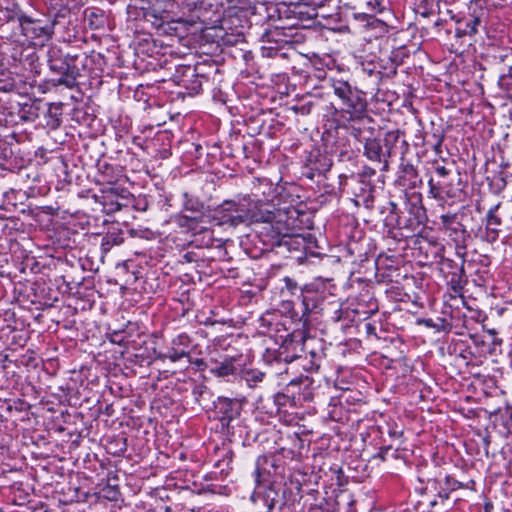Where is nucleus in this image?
Listing matches in <instances>:
<instances>
[{"instance_id": "f257e3e1", "label": "nucleus", "mask_w": 512, "mask_h": 512, "mask_svg": "<svg viewBox=\"0 0 512 512\" xmlns=\"http://www.w3.org/2000/svg\"><path fill=\"white\" fill-rule=\"evenodd\" d=\"M282 281L284 286L281 293L287 292L295 297L294 300L284 301L282 307L299 328L306 330L324 309L330 289L325 282H312L301 286L289 276H285Z\"/></svg>"}, {"instance_id": "f03ea898", "label": "nucleus", "mask_w": 512, "mask_h": 512, "mask_svg": "<svg viewBox=\"0 0 512 512\" xmlns=\"http://www.w3.org/2000/svg\"><path fill=\"white\" fill-rule=\"evenodd\" d=\"M284 198H290L289 204L279 207H276L272 202H265L262 200L253 201L247 198L245 211L247 219L245 225L249 226L254 223H267L270 224V227L265 228V232L270 233H272V229L275 231L283 223H286V226H292L294 221L293 219L295 217H300L305 213L296 206L298 199H295L293 195L285 189L279 193V200Z\"/></svg>"}, {"instance_id": "7ed1b4c3", "label": "nucleus", "mask_w": 512, "mask_h": 512, "mask_svg": "<svg viewBox=\"0 0 512 512\" xmlns=\"http://www.w3.org/2000/svg\"><path fill=\"white\" fill-rule=\"evenodd\" d=\"M85 51L69 43L51 45L47 51L49 70L58 76L55 85L73 88L83 73Z\"/></svg>"}, {"instance_id": "20e7f679", "label": "nucleus", "mask_w": 512, "mask_h": 512, "mask_svg": "<svg viewBox=\"0 0 512 512\" xmlns=\"http://www.w3.org/2000/svg\"><path fill=\"white\" fill-rule=\"evenodd\" d=\"M328 82L339 104V108H335V111L341 118L357 120L366 116L368 112L366 92L347 80L330 77Z\"/></svg>"}, {"instance_id": "39448f33", "label": "nucleus", "mask_w": 512, "mask_h": 512, "mask_svg": "<svg viewBox=\"0 0 512 512\" xmlns=\"http://www.w3.org/2000/svg\"><path fill=\"white\" fill-rule=\"evenodd\" d=\"M172 222L182 233L191 235V244L197 248H211L217 242L220 247V240L216 239L211 229V215L204 211L196 214L193 212L180 211L172 217Z\"/></svg>"}, {"instance_id": "423d86ee", "label": "nucleus", "mask_w": 512, "mask_h": 512, "mask_svg": "<svg viewBox=\"0 0 512 512\" xmlns=\"http://www.w3.org/2000/svg\"><path fill=\"white\" fill-rule=\"evenodd\" d=\"M293 220L292 226H286V223H283L275 231L272 229V233L261 232L259 238L264 245L262 250L273 251L283 257H288V254L292 252H300L303 241L294 234V230L300 226L301 221L299 217H295Z\"/></svg>"}, {"instance_id": "0eeeda50", "label": "nucleus", "mask_w": 512, "mask_h": 512, "mask_svg": "<svg viewBox=\"0 0 512 512\" xmlns=\"http://www.w3.org/2000/svg\"><path fill=\"white\" fill-rule=\"evenodd\" d=\"M247 197L224 200L211 214V223L217 226L238 227L246 223Z\"/></svg>"}, {"instance_id": "6e6552de", "label": "nucleus", "mask_w": 512, "mask_h": 512, "mask_svg": "<svg viewBox=\"0 0 512 512\" xmlns=\"http://www.w3.org/2000/svg\"><path fill=\"white\" fill-rule=\"evenodd\" d=\"M309 332H298L294 336L278 342L277 348H267L264 353V359L268 363L284 362L292 365L300 353L305 352V335Z\"/></svg>"}, {"instance_id": "1a4fd4ad", "label": "nucleus", "mask_w": 512, "mask_h": 512, "mask_svg": "<svg viewBox=\"0 0 512 512\" xmlns=\"http://www.w3.org/2000/svg\"><path fill=\"white\" fill-rule=\"evenodd\" d=\"M339 190L351 194L357 206L373 207L375 186L371 181L362 180L361 176L340 174Z\"/></svg>"}, {"instance_id": "9d476101", "label": "nucleus", "mask_w": 512, "mask_h": 512, "mask_svg": "<svg viewBox=\"0 0 512 512\" xmlns=\"http://www.w3.org/2000/svg\"><path fill=\"white\" fill-rule=\"evenodd\" d=\"M22 37L33 46L43 47L48 43L53 35V23H50L46 17H34L32 15L22 16L21 19Z\"/></svg>"}, {"instance_id": "9b49d317", "label": "nucleus", "mask_w": 512, "mask_h": 512, "mask_svg": "<svg viewBox=\"0 0 512 512\" xmlns=\"http://www.w3.org/2000/svg\"><path fill=\"white\" fill-rule=\"evenodd\" d=\"M259 327L262 329V333L267 334L270 338L275 340V344L294 336L296 333L309 332L311 326L306 330H302L293 322L290 317L283 319L275 313H266L259 318Z\"/></svg>"}, {"instance_id": "f8f14e48", "label": "nucleus", "mask_w": 512, "mask_h": 512, "mask_svg": "<svg viewBox=\"0 0 512 512\" xmlns=\"http://www.w3.org/2000/svg\"><path fill=\"white\" fill-rule=\"evenodd\" d=\"M460 258V263L445 256L439 261L440 272L455 297H463L464 287L468 283V277L464 268L465 257Z\"/></svg>"}, {"instance_id": "ddd939ff", "label": "nucleus", "mask_w": 512, "mask_h": 512, "mask_svg": "<svg viewBox=\"0 0 512 512\" xmlns=\"http://www.w3.org/2000/svg\"><path fill=\"white\" fill-rule=\"evenodd\" d=\"M285 462L275 454L261 455L256 459L255 470L252 475L256 484V489H260L267 483L273 482L272 478L281 476L284 473Z\"/></svg>"}, {"instance_id": "4468645a", "label": "nucleus", "mask_w": 512, "mask_h": 512, "mask_svg": "<svg viewBox=\"0 0 512 512\" xmlns=\"http://www.w3.org/2000/svg\"><path fill=\"white\" fill-rule=\"evenodd\" d=\"M447 179H435L431 176L428 179V197L438 201H444L445 199H460L464 195L462 180L458 174L456 178Z\"/></svg>"}, {"instance_id": "2eb2a0df", "label": "nucleus", "mask_w": 512, "mask_h": 512, "mask_svg": "<svg viewBox=\"0 0 512 512\" xmlns=\"http://www.w3.org/2000/svg\"><path fill=\"white\" fill-rule=\"evenodd\" d=\"M243 410V400L219 396L213 402V417L220 421L222 427L229 428L232 421L238 419Z\"/></svg>"}, {"instance_id": "dca6fc26", "label": "nucleus", "mask_w": 512, "mask_h": 512, "mask_svg": "<svg viewBox=\"0 0 512 512\" xmlns=\"http://www.w3.org/2000/svg\"><path fill=\"white\" fill-rule=\"evenodd\" d=\"M404 206L405 211L409 214V218L404 220V228L416 230L426 223L428 217L420 192H406Z\"/></svg>"}, {"instance_id": "f3484780", "label": "nucleus", "mask_w": 512, "mask_h": 512, "mask_svg": "<svg viewBox=\"0 0 512 512\" xmlns=\"http://www.w3.org/2000/svg\"><path fill=\"white\" fill-rule=\"evenodd\" d=\"M413 249L427 262H439L444 257L445 246L435 237L418 234L413 241Z\"/></svg>"}, {"instance_id": "a211bd4d", "label": "nucleus", "mask_w": 512, "mask_h": 512, "mask_svg": "<svg viewBox=\"0 0 512 512\" xmlns=\"http://www.w3.org/2000/svg\"><path fill=\"white\" fill-rule=\"evenodd\" d=\"M382 146L387 160L395 156H400V159L404 158L410 148L404 133L399 129L387 131L384 135Z\"/></svg>"}, {"instance_id": "6ab92c4d", "label": "nucleus", "mask_w": 512, "mask_h": 512, "mask_svg": "<svg viewBox=\"0 0 512 512\" xmlns=\"http://www.w3.org/2000/svg\"><path fill=\"white\" fill-rule=\"evenodd\" d=\"M286 386L292 388L295 401L299 406L312 401L317 389L315 380L307 375H300L291 379Z\"/></svg>"}, {"instance_id": "aec40b11", "label": "nucleus", "mask_w": 512, "mask_h": 512, "mask_svg": "<svg viewBox=\"0 0 512 512\" xmlns=\"http://www.w3.org/2000/svg\"><path fill=\"white\" fill-rule=\"evenodd\" d=\"M175 83L186 90L189 96L198 95L205 85L192 71V66H180L174 75Z\"/></svg>"}, {"instance_id": "412c9836", "label": "nucleus", "mask_w": 512, "mask_h": 512, "mask_svg": "<svg viewBox=\"0 0 512 512\" xmlns=\"http://www.w3.org/2000/svg\"><path fill=\"white\" fill-rule=\"evenodd\" d=\"M400 160L395 184L405 190L420 187L423 181L417 168L409 161H406L405 157Z\"/></svg>"}, {"instance_id": "4be33fe9", "label": "nucleus", "mask_w": 512, "mask_h": 512, "mask_svg": "<svg viewBox=\"0 0 512 512\" xmlns=\"http://www.w3.org/2000/svg\"><path fill=\"white\" fill-rule=\"evenodd\" d=\"M334 297L330 292V296L326 299L324 304V309L319 313L321 314L324 311H327L330 314V320L339 324L341 329H346L350 326V323L353 322L354 311L349 308H343L342 303L339 300H329Z\"/></svg>"}, {"instance_id": "5701e85b", "label": "nucleus", "mask_w": 512, "mask_h": 512, "mask_svg": "<svg viewBox=\"0 0 512 512\" xmlns=\"http://www.w3.org/2000/svg\"><path fill=\"white\" fill-rule=\"evenodd\" d=\"M241 356L225 357L222 361L211 360L210 372L218 378L235 377L242 371Z\"/></svg>"}, {"instance_id": "b1692460", "label": "nucleus", "mask_w": 512, "mask_h": 512, "mask_svg": "<svg viewBox=\"0 0 512 512\" xmlns=\"http://www.w3.org/2000/svg\"><path fill=\"white\" fill-rule=\"evenodd\" d=\"M502 203L498 202L489 208L485 215L484 225L485 232L483 239L488 243H495L502 232L503 220L498 215V210L500 209Z\"/></svg>"}, {"instance_id": "393cba45", "label": "nucleus", "mask_w": 512, "mask_h": 512, "mask_svg": "<svg viewBox=\"0 0 512 512\" xmlns=\"http://www.w3.org/2000/svg\"><path fill=\"white\" fill-rule=\"evenodd\" d=\"M346 121L348 123L343 124L342 127L359 143H364L375 133V128L370 125L373 119L367 113L366 116L357 120Z\"/></svg>"}, {"instance_id": "a878e982", "label": "nucleus", "mask_w": 512, "mask_h": 512, "mask_svg": "<svg viewBox=\"0 0 512 512\" xmlns=\"http://www.w3.org/2000/svg\"><path fill=\"white\" fill-rule=\"evenodd\" d=\"M191 343L190 336L186 333H181L172 339L171 346L167 349V352L160 355L159 358H167L172 362H177L185 357L189 358Z\"/></svg>"}, {"instance_id": "bb28decb", "label": "nucleus", "mask_w": 512, "mask_h": 512, "mask_svg": "<svg viewBox=\"0 0 512 512\" xmlns=\"http://www.w3.org/2000/svg\"><path fill=\"white\" fill-rule=\"evenodd\" d=\"M363 155L370 161L382 163L383 171H387L389 168V161L387 160L382 141L376 138L374 135L366 139L363 143Z\"/></svg>"}, {"instance_id": "cd10ccee", "label": "nucleus", "mask_w": 512, "mask_h": 512, "mask_svg": "<svg viewBox=\"0 0 512 512\" xmlns=\"http://www.w3.org/2000/svg\"><path fill=\"white\" fill-rule=\"evenodd\" d=\"M444 233L454 243L456 255L458 257H465L467 253V240L470 238V234L464 224L459 222L456 226L448 227Z\"/></svg>"}, {"instance_id": "c85d7f7f", "label": "nucleus", "mask_w": 512, "mask_h": 512, "mask_svg": "<svg viewBox=\"0 0 512 512\" xmlns=\"http://www.w3.org/2000/svg\"><path fill=\"white\" fill-rule=\"evenodd\" d=\"M150 24L151 28L157 31L166 32L165 25L169 24V13L165 10H158L154 7L142 8L138 17Z\"/></svg>"}, {"instance_id": "c756f323", "label": "nucleus", "mask_w": 512, "mask_h": 512, "mask_svg": "<svg viewBox=\"0 0 512 512\" xmlns=\"http://www.w3.org/2000/svg\"><path fill=\"white\" fill-rule=\"evenodd\" d=\"M103 198L104 207L109 213L120 211L128 207L132 202L131 194L124 189H122L120 193L115 189H111Z\"/></svg>"}, {"instance_id": "7c9ffc66", "label": "nucleus", "mask_w": 512, "mask_h": 512, "mask_svg": "<svg viewBox=\"0 0 512 512\" xmlns=\"http://www.w3.org/2000/svg\"><path fill=\"white\" fill-rule=\"evenodd\" d=\"M98 181L106 184H115L123 176V168L106 160L97 162Z\"/></svg>"}, {"instance_id": "2f4dec72", "label": "nucleus", "mask_w": 512, "mask_h": 512, "mask_svg": "<svg viewBox=\"0 0 512 512\" xmlns=\"http://www.w3.org/2000/svg\"><path fill=\"white\" fill-rule=\"evenodd\" d=\"M332 167V160L322 154H317L314 158H309L308 164L306 165V172L303 174L313 180L316 175H324L326 172L330 171Z\"/></svg>"}, {"instance_id": "473e14b6", "label": "nucleus", "mask_w": 512, "mask_h": 512, "mask_svg": "<svg viewBox=\"0 0 512 512\" xmlns=\"http://www.w3.org/2000/svg\"><path fill=\"white\" fill-rule=\"evenodd\" d=\"M85 58L83 72L89 73L91 77H100L107 65L105 56L99 52L91 51L90 54L85 52Z\"/></svg>"}, {"instance_id": "72a5a7b5", "label": "nucleus", "mask_w": 512, "mask_h": 512, "mask_svg": "<svg viewBox=\"0 0 512 512\" xmlns=\"http://www.w3.org/2000/svg\"><path fill=\"white\" fill-rule=\"evenodd\" d=\"M192 71L205 85L214 84L219 74V68L212 60L197 62L192 66Z\"/></svg>"}, {"instance_id": "f704fd0d", "label": "nucleus", "mask_w": 512, "mask_h": 512, "mask_svg": "<svg viewBox=\"0 0 512 512\" xmlns=\"http://www.w3.org/2000/svg\"><path fill=\"white\" fill-rule=\"evenodd\" d=\"M334 62L333 59H328V62H324L322 59L317 58L311 62L310 66H307V69L304 71L305 75V84L316 86L312 83L313 78L319 81L327 79L326 68L330 69V64Z\"/></svg>"}, {"instance_id": "c9c22d12", "label": "nucleus", "mask_w": 512, "mask_h": 512, "mask_svg": "<svg viewBox=\"0 0 512 512\" xmlns=\"http://www.w3.org/2000/svg\"><path fill=\"white\" fill-rule=\"evenodd\" d=\"M481 22V17L475 12L458 19L456 21V37L473 36L477 34L478 27L480 26Z\"/></svg>"}, {"instance_id": "e433bc0d", "label": "nucleus", "mask_w": 512, "mask_h": 512, "mask_svg": "<svg viewBox=\"0 0 512 512\" xmlns=\"http://www.w3.org/2000/svg\"><path fill=\"white\" fill-rule=\"evenodd\" d=\"M304 353H307L308 357L312 361V365L316 367L317 371H319L320 367L327 358L326 347L324 343L315 339L306 340Z\"/></svg>"}, {"instance_id": "4c0bfd02", "label": "nucleus", "mask_w": 512, "mask_h": 512, "mask_svg": "<svg viewBox=\"0 0 512 512\" xmlns=\"http://www.w3.org/2000/svg\"><path fill=\"white\" fill-rule=\"evenodd\" d=\"M302 484L297 479H290L288 483H285L283 491H282V499L283 503L281 505V510L286 507L293 506L296 502H299L302 499Z\"/></svg>"}, {"instance_id": "58836bf2", "label": "nucleus", "mask_w": 512, "mask_h": 512, "mask_svg": "<svg viewBox=\"0 0 512 512\" xmlns=\"http://www.w3.org/2000/svg\"><path fill=\"white\" fill-rule=\"evenodd\" d=\"M84 20L93 30H104L108 25L106 12L98 7H88L84 11Z\"/></svg>"}, {"instance_id": "ea45409f", "label": "nucleus", "mask_w": 512, "mask_h": 512, "mask_svg": "<svg viewBox=\"0 0 512 512\" xmlns=\"http://www.w3.org/2000/svg\"><path fill=\"white\" fill-rule=\"evenodd\" d=\"M325 499L329 512H355L354 500L348 494L339 493Z\"/></svg>"}, {"instance_id": "a19ab883", "label": "nucleus", "mask_w": 512, "mask_h": 512, "mask_svg": "<svg viewBox=\"0 0 512 512\" xmlns=\"http://www.w3.org/2000/svg\"><path fill=\"white\" fill-rule=\"evenodd\" d=\"M70 13V7L64 0H51L49 16L46 18L53 23V30H55L57 25L70 16Z\"/></svg>"}, {"instance_id": "79ce46f5", "label": "nucleus", "mask_w": 512, "mask_h": 512, "mask_svg": "<svg viewBox=\"0 0 512 512\" xmlns=\"http://www.w3.org/2000/svg\"><path fill=\"white\" fill-rule=\"evenodd\" d=\"M125 240L123 230L111 227L101 238V257H104L114 246L121 245Z\"/></svg>"}, {"instance_id": "37998d69", "label": "nucleus", "mask_w": 512, "mask_h": 512, "mask_svg": "<svg viewBox=\"0 0 512 512\" xmlns=\"http://www.w3.org/2000/svg\"><path fill=\"white\" fill-rule=\"evenodd\" d=\"M40 102H35L31 100H26L25 102L17 103V115L20 121L22 122H33L39 117V112L41 110Z\"/></svg>"}, {"instance_id": "c03bdc74", "label": "nucleus", "mask_w": 512, "mask_h": 512, "mask_svg": "<svg viewBox=\"0 0 512 512\" xmlns=\"http://www.w3.org/2000/svg\"><path fill=\"white\" fill-rule=\"evenodd\" d=\"M47 109L44 112L45 127L50 130L59 128L62 122V106L61 104H46Z\"/></svg>"}, {"instance_id": "a18cd8bd", "label": "nucleus", "mask_w": 512, "mask_h": 512, "mask_svg": "<svg viewBox=\"0 0 512 512\" xmlns=\"http://www.w3.org/2000/svg\"><path fill=\"white\" fill-rule=\"evenodd\" d=\"M267 484L268 486L265 488L262 495L259 494V497L261 498L260 500L265 508L263 512H272L279 501V492L278 489H276L274 482Z\"/></svg>"}, {"instance_id": "49530a36", "label": "nucleus", "mask_w": 512, "mask_h": 512, "mask_svg": "<svg viewBox=\"0 0 512 512\" xmlns=\"http://www.w3.org/2000/svg\"><path fill=\"white\" fill-rule=\"evenodd\" d=\"M274 404L277 406L278 411H281L286 407L295 408L299 406L295 401V395L292 388H288L286 385L282 391L277 392L274 395Z\"/></svg>"}, {"instance_id": "de8ad7c7", "label": "nucleus", "mask_w": 512, "mask_h": 512, "mask_svg": "<svg viewBox=\"0 0 512 512\" xmlns=\"http://www.w3.org/2000/svg\"><path fill=\"white\" fill-rule=\"evenodd\" d=\"M388 211V215L385 217V225L397 228H404V220L401 216V211L398 204L394 201H389L387 206L383 208Z\"/></svg>"}, {"instance_id": "09e8293b", "label": "nucleus", "mask_w": 512, "mask_h": 512, "mask_svg": "<svg viewBox=\"0 0 512 512\" xmlns=\"http://www.w3.org/2000/svg\"><path fill=\"white\" fill-rule=\"evenodd\" d=\"M262 41L267 44L277 46L280 49H282L287 44H291L288 36L279 28L266 31L262 36Z\"/></svg>"}, {"instance_id": "8fccbe9b", "label": "nucleus", "mask_w": 512, "mask_h": 512, "mask_svg": "<svg viewBox=\"0 0 512 512\" xmlns=\"http://www.w3.org/2000/svg\"><path fill=\"white\" fill-rule=\"evenodd\" d=\"M406 57H408V52L406 48L403 46L397 47L390 52V55L388 57L390 65L384 66V68L388 69L390 74L396 75L398 66L403 64L404 59Z\"/></svg>"}, {"instance_id": "3c124183", "label": "nucleus", "mask_w": 512, "mask_h": 512, "mask_svg": "<svg viewBox=\"0 0 512 512\" xmlns=\"http://www.w3.org/2000/svg\"><path fill=\"white\" fill-rule=\"evenodd\" d=\"M21 31L17 28V24L0 21V38L11 42L21 41Z\"/></svg>"}, {"instance_id": "603ef678", "label": "nucleus", "mask_w": 512, "mask_h": 512, "mask_svg": "<svg viewBox=\"0 0 512 512\" xmlns=\"http://www.w3.org/2000/svg\"><path fill=\"white\" fill-rule=\"evenodd\" d=\"M205 204L196 196L189 194L188 192L183 193L182 210L186 212H193L196 214L205 212Z\"/></svg>"}, {"instance_id": "864d4df0", "label": "nucleus", "mask_w": 512, "mask_h": 512, "mask_svg": "<svg viewBox=\"0 0 512 512\" xmlns=\"http://www.w3.org/2000/svg\"><path fill=\"white\" fill-rule=\"evenodd\" d=\"M0 11L2 12V16H0V21L17 24L18 29H20L21 27L22 16L27 15V13L24 12L20 6H12V9L10 10Z\"/></svg>"}, {"instance_id": "5fc2aeb1", "label": "nucleus", "mask_w": 512, "mask_h": 512, "mask_svg": "<svg viewBox=\"0 0 512 512\" xmlns=\"http://www.w3.org/2000/svg\"><path fill=\"white\" fill-rule=\"evenodd\" d=\"M239 375L247 383L249 387L257 386V384L262 382L265 377V373L258 369H244L243 367Z\"/></svg>"}, {"instance_id": "6e6d98bb", "label": "nucleus", "mask_w": 512, "mask_h": 512, "mask_svg": "<svg viewBox=\"0 0 512 512\" xmlns=\"http://www.w3.org/2000/svg\"><path fill=\"white\" fill-rule=\"evenodd\" d=\"M427 483H428V485H432L435 489H437V483H442L446 487V490H448L449 492H453L457 489L464 487V484L462 482L454 479L450 475H445L444 477H438L433 480L428 479Z\"/></svg>"}, {"instance_id": "4d7b16f0", "label": "nucleus", "mask_w": 512, "mask_h": 512, "mask_svg": "<svg viewBox=\"0 0 512 512\" xmlns=\"http://www.w3.org/2000/svg\"><path fill=\"white\" fill-rule=\"evenodd\" d=\"M17 89V82L10 71H0V92L8 93Z\"/></svg>"}, {"instance_id": "13d9d810", "label": "nucleus", "mask_w": 512, "mask_h": 512, "mask_svg": "<svg viewBox=\"0 0 512 512\" xmlns=\"http://www.w3.org/2000/svg\"><path fill=\"white\" fill-rule=\"evenodd\" d=\"M431 488L436 492V494L433 499L429 500V506L431 508H435L438 505H444V503L449 499L451 492L446 490V487L442 483H437V489L432 485Z\"/></svg>"}, {"instance_id": "bf43d9fd", "label": "nucleus", "mask_w": 512, "mask_h": 512, "mask_svg": "<svg viewBox=\"0 0 512 512\" xmlns=\"http://www.w3.org/2000/svg\"><path fill=\"white\" fill-rule=\"evenodd\" d=\"M358 4L365 14L381 13L385 9L384 0H358Z\"/></svg>"}, {"instance_id": "052dcab7", "label": "nucleus", "mask_w": 512, "mask_h": 512, "mask_svg": "<svg viewBox=\"0 0 512 512\" xmlns=\"http://www.w3.org/2000/svg\"><path fill=\"white\" fill-rule=\"evenodd\" d=\"M290 368H301L305 372H318L316 367L312 365V361L308 357L307 353H300Z\"/></svg>"}, {"instance_id": "680f3d73", "label": "nucleus", "mask_w": 512, "mask_h": 512, "mask_svg": "<svg viewBox=\"0 0 512 512\" xmlns=\"http://www.w3.org/2000/svg\"><path fill=\"white\" fill-rule=\"evenodd\" d=\"M507 186L506 177L500 173L489 181V188L492 193L499 195Z\"/></svg>"}, {"instance_id": "e2e57ef3", "label": "nucleus", "mask_w": 512, "mask_h": 512, "mask_svg": "<svg viewBox=\"0 0 512 512\" xmlns=\"http://www.w3.org/2000/svg\"><path fill=\"white\" fill-rule=\"evenodd\" d=\"M441 223V229L445 231L448 227L456 226L459 222H461L456 213H446L442 214L439 217Z\"/></svg>"}, {"instance_id": "0e129e2a", "label": "nucleus", "mask_w": 512, "mask_h": 512, "mask_svg": "<svg viewBox=\"0 0 512 512\" xmlns=\"http://www.w3.org/2000/svg\"><path fill=\"white\" fill-rule=\"evenodd\" d=\"M426 137L430 139V143H427V145L431 146L437 155H440L442 153L443 134L432 133L431 135H426Z\"/></svg>"}, {"instance_id": "69168bd1", "label": "nucleus", "mask_w": 512, "mask_h": 512, "mask_svg": "<svg viewBox=\"0 0 512 512\" xmlns=\"http://www.w3.org/2000/svg\"><path fill=\"white\" fill-rule=\"evenodd\" d=\"M498 85L505 93L512 94V68L509 69L507 74L499 77Z\"/></svg>"}, {"instance_id": "338daca9", "label": "nucleus", "mask_w": 512, "mask_h": 512, "mask_svg": "<svg viewBox=\"0 0 512 512\" xmlns=\"http://www.w3.org/2000/svg\"><path fill=\"white\" fill-rule=\"evenodd\" d=\"M314 104L312 101L295 104L291 107L296 114L308 115L311 113Z\"/></svg>"}, {"instance_id": "774afa93", "label": "nucleus", "mask_w": 512, "mask_h": 512, "mask_svg": "<svg viewBox=\"0 0 512 512\" xmlns=\"http://www.w3.org/2000/svg\"><path fill=\"white\" fill-rule=\"evenodd\" d=\"M433 169L437 179H447L451 176V170L448 169L445 165L435 163L433 164Z\"/></svg>"}]
</instances>
